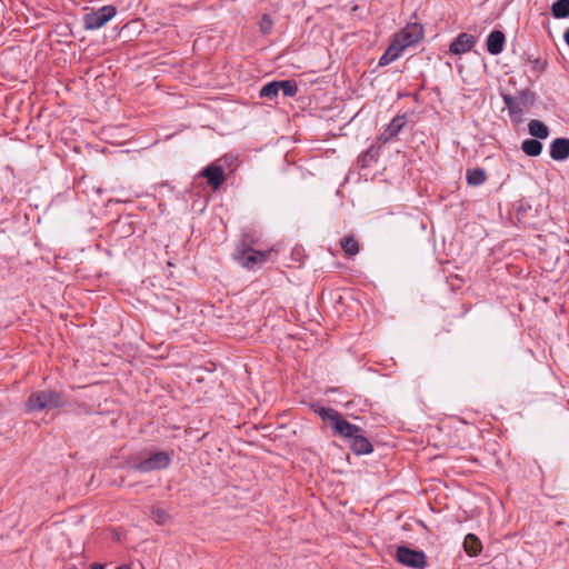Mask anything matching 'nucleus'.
<instances>
[{"label":"nucleus","mask_w":569,"mask_h":569,"mask_svg":"<svg viewBox=\"0 0 569 569\" xmlns=\"http://www.w3.org/2000/svg\"><path fill=\"white\" fill-rule=\"evenodd\" d=\"M422 27L418 23H409L396 33L390 46L379 59V66H388L397 60L402 51L417 43L422 38Z\"/></svg>","instance_id":"1"},{"label":"nucleus","mask_w":569,"mask_h":569,"mask_svg":"<svg viewBox=\"0 0 569 569\" xmlns=\"http://www.w3.org/2000/svg\"><path fill=\"white\" fill-rule=\"evenodd\" d=\"M315 412L325 421H328L336 435L346 439H351L360 432V428L350 423L342 416L332 408L317 407Z\"/></svg>","instance_id":"2"},{"label":"nucleus","mask_w":569,"mask_h":569,"mask_svg":"<svg viewBox=\"0 0 569 569\" xmlns=\"http://www.w3.org/2000/svg\"><path fill=\"white\" fill-rule=\"evenodd\" d=\"M64 403L62 395L53 390H40L30 395L26 402L28 412L40 411L44 409H54L62 407Z\"/></svg>","instance_id":"3"},{"label":"nucleus","mask_w":569,"mask_h":569,"mask_svg":"<svg viewBox=\"0 0 569 569\" xmlns=\"http://www.w3.org/2000/svg\"><path fill=\"white\" fill-rule=\"evenodd\" d=\"M170 460L171 458L167 452L159 451L150 455L148 458L132 461L130 467L136 471L146 473L167 468Z\"/></svg>","instance_id":"4"},{"label":"nucleus","mask_w":569,"mask_h":569,"mask_svg":"<svg viewBox=\"0 0 569 569\" xmlns=\"http://www.w3.org/2000/svg\"><path fill=\"white\" fill-rule=\"evenodd\" d=\"M117 9L113 6H103L97 10L90 11L83 16V26L86 30H97L106 26L114 18Z\"/></svg>","instance_id":"5"},{"label":"nucleus","mask_w":569,"mask_h":569,"mask_svg":"<svg viewBox=\"0 0 569 569\" xmlns=\"http://www.w3.org/2000/svg\"><path fill=\"white\" fill-rule=\"evenodd\" d=\"M397 560L401 565L413 569H423L427 563L426 555L423 551L412 550L407 547H398Z\"/></svg>","instance_id":"6"},{"label":"nucleus","mask_w":569,"mask_h":569,"mask_svg":"<svg viewBox=\"0 0 569 569\" xmlns=\"http://www.w3.org/2000/svg\"><path fill=\"white\" fill-rule=\"evenodd\" d=\"M476 44V38L469 33H460L450 44L452 54H462L469 52Z\"/></svg>","instance_id":"7"},{"label":"nucleus","mask_w":569,"mask_h":569,"mask_svg":"<svg viewBox=\"0 0 569 569\" xmlns=\"http://www.w3.org/2000/svg\"><path fill=\"white\" fill-rule=\"evenodd\" d=\"M240 263L246 268H253L256 264H261L267 261L268 252L248 249L239 256Z\"/></svg>","instance_id":"8"},{"label":"nucleus","mask_w":569,"mask_h":569,"mask_svg":"<svg viewBox=\"0 0 569 569\" xmlns=\"http://www.w3.org/2000/svg\"><path fill=\"white\" fill-rule=\"evenodd\" d=\"M550 157L557 161L569 158V139H555L550 146Z\"/></svg>","instance_id":"9"},{"label":"nucleus","mask_w":569,"mask_h":569,"mask_svg":"<svg viewBox=\"0 0 569 569\" xmlns=\"http://www.w3.org/2000/svg\"><path fill=\"white\" fill-rule=\"evenodd\" d=\"M202 174L207 178L208 183L213 188L218 189L220 184L224 181V173L221 167L218 166H209L203 169Z\"/></svg>","instance_id":"10"},{"label":"nucleus","mask_w":569,"mask_h":569,"mask_svg":"<svg viewBox=\"0 0 569 569\" xmlns=\"http://www.w3.org/2000/svg\"><path fill=\"white\" fill-rule=\"evenodd\" d=\"M505 34L501 31H492L487 39V50L491 54H499L503 50Z\"/></svg>","instance_id":"11"},{"label":"nucleus","mask_w":569,"mask_h":569,"mask_svg":"<svg viewBox=\"0 0 569 569\" xmlns=\"http://www.w3.org/2000/svg\"><path fill=\"white\" fill-rule=\"evenodd\" d=\"M350 447L357 455H367L373 450L372 445L360 432L350 439Z\"/></svg>","instance_id":"12"},{"label":"nucleus","mask_w":569,"mask_h":569,"mask_svg":"<svg viewBox=\"0 0 569 569\" xmlns=\"http://www.w3.org/2000/svg\"><path fill=\"white\" fill-rule=\"evenodd\" d=\"M406 122L407 121H406L405 116L395 117L390 121V123L388 124L386 130L381 133V139L383 141H389L390 139H392L395 136H397L400 132V130L403 128Z\"/></svg>","instance_id":"13"},{"label":"nucleus","mask_w":569,"mask_h":569,"mask_svg":"<svg viewBox=\"0 0 569 569\" xmlns=\"http://www.w3.org/2000/svg\"><path fill=\"white\" fill-rule=\"evenodd\" d=\"M463 548L466 552L471 557L478 556L482 550L480 540L472 533L466 536Z\"/></svg>","instance_id":"14"},{"label":"nucleus","mask_w":569,"mask_h":569,"mask_svg":"<svg viewBox=\"0 0 569 569\" xmlns=\"http://www.w3.org/2000/svg\"><path fill=\"white\" fill-rule=\"evenodd\" d=\"M528 129L529 133L538 139H546L549 136V128L540 120H531Z\"/></svg>","instance_id":"15"},{"label":"nucleus","mask_w":569,"mask_h":569,"mask_svg":"<svg viewBox=\"0 0 569 569\" xmlns=\"http://www.w3.org/2000/svg\"><path fill=\"white\" fill-rule=\"evenodd\" d=\"M551 13L556 19L569 17V0H557L551 6Z\"/></svg>","instance_id":"16"},{"label":"nucleus","mask_w":569,"mask_h":569,"mask_svg":"<svg viewBox=\"0 0 569 569\" xmlns=\"http://www.w3.org/2000/svg\"><path fill=\"white\" fill-rule=\"evenodd\" d=\"M522 151L530 157H537L542 151V144L536 139H527L521 144Z\"/></svg>","instance_id":"17"},{"label":"nucleus","mask_w":569,"mask_h":569,"mask_svg":"<svg viewBox=\"0 0 569 569\" xmlns=\"http://www.w3.org/2000/svg\"><path fill=\"white\" fill-rule=\"evenodd\" d=\"M467 182L472 186H480L486 181V172L482 169H469L467 171Z\"/></svg>","instance_id":"18"},{"label":"nucleus","mask_w":569,"mask_h":569,"mask_svg":"<svg viewBox=\"0 0 569 569\" xmlns=\"http://www.w3.org/2000/svg\"><path fill=\"white\" fill-rule=\"evenodd\" d=\"M341 247L348 256H355L359 252L358 241L353 237H346L341 240Z\"/></svg>","instance_id":"19"},{"label":"nucleus","mask_w":569,"mask_h":569,"mask_svg":"<svg viewBox=\"0 0 569 569\" xmlns=\"http://www.w3.org/2000/svg\"><path fill=\"white\" fill-rule=\"evenodd\" d=\"M279 93V84L278 82H271L263 86L260 90V96L268 99H273Z\"/></svg>","instance_id":"20"},{"label":"nucleus","mask_w":569,"mask_h":569,"mask_svg":"<svg viewBox=\"0 0 569 569\" xmlns=\"http://www.w3.org/2000/svg\"><path fill=\"white\" fill-rule=\"evenodd\" d=\"M279 91L281 90L286 97H292L297 93V84L292 81L286 80L278 82Z\"/></svg>","instance_id":"21"},{"label":"nucleus","mask_w":569,"mask_h":569,"mask_svg":"<svg viewBox=\"0 0 569 569\" xmlns=\"http://www.w3.org/2000/svg\"><path fill=\"white\" fill-rule=\"evenodd\" d=\"M260 30L261 32L263 33H268L270 32L271 28H272V20L269 16L264 14L261 20H260Z\"/></svg>","instance_id":"22"},{"label":"nucleus","mask_w":569,"mask_h":569,"mask_svg":"<svg viewBox=\"0 0 569 569\" xmlns=\"http://www.w3.org/2000/svg\"><path fill=\"white\" fill-rule=\"evenodd\" d=\"M154 515L157 516V518H158V519H157V521H158L159 523L164 522V521H166V519H167V515H166V512H164V511L157 510V511H154Z\"/></svg>","instance_id":"23"},{"label":"nucleus","mask_w":569,"mask_h":569,"mask_svg":"<svg viewBox=\"0 0 569 569\" xmlns=\"http://www.w3.org/2000/svg\"><path fill=\"white\" fill-rule=\"evenodd\" d=\"M563 39H565L566 43L569 46V28L566 30V32L563 34Z\"/></svg>","instance_id":"24"},{"label":"nucleus","mask_w":569,"mask_h":569,"mask_svg":"<svg viewBox=\"0 0 569 569\" xmlns=\"http://www.w3.org/2000/svg\"><path fill=\"white\" fill-rule=\"evenodd\" d=\"M505 102H506V104L508 106V108H509L510 110H512V107H511V100H510V98H507V97H506V98H505Z\"/></svg>","instance_id":"25"},{"label":"nucleus","mask_w":569,"mask_h":569,"mask_svg":"<svg viewBox=\"0 0 569 569\" xmlns=\"http://www.w3.org/2000/svg\"><path fill=\"white\" fill-rule=\"evenodd\" d=\"M90 569H103V566L100 565V563H94V565L91 566Z\"/></svg>","instance_id":"26"},{"label":"nucleus","mask_w":569,"mask_h":569,"mask_svg":"<svg viewBox=\"0 0 569 569\" xmlns=\"http://www.w3.org/2000/svg\"><path fill=\"white\" fill-rule=\"evenodd\" d=\"M117 569H130L128 566H120Z\"/></svg>","instance_id":"27"}]
</instances>
